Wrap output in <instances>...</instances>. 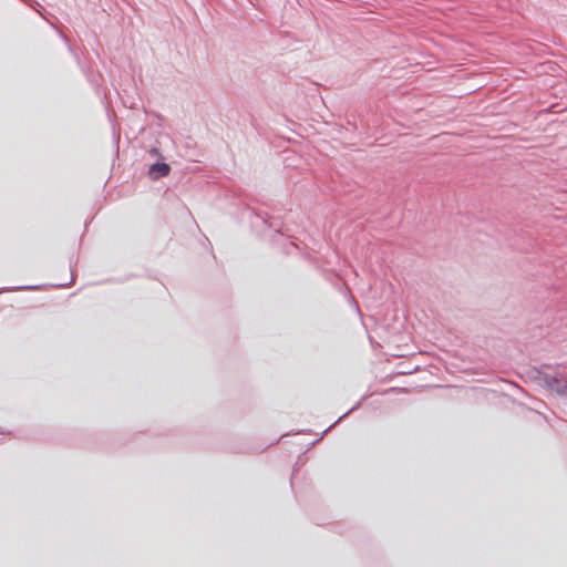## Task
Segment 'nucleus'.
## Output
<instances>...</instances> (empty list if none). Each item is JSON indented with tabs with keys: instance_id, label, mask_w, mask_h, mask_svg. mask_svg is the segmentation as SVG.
<instances>
[{
	"instance_id": "1",
	"label": "nucleus",
	"mask_w": 567,
	"mask_h": 567,
	"mask_svg": "<svg viewBox=\"0 0 567 567\" xmlns=\"http://www.w3.org/2000/svg\"><path fill=\"white\" fill-rule=\"evenodd\" d=\"M169 166L165 163H156V164H153L151 169H150V173L152 175H154V177H163V176H167L169 174Z\"/></svg>"
}]
</instances>
